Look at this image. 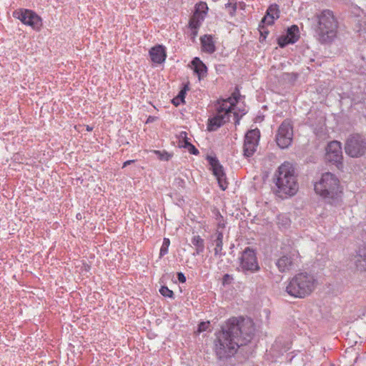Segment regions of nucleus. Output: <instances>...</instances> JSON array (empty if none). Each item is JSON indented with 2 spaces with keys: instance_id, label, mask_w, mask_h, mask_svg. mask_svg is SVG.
<instances>
[{
  "instance_id": "obj_25",
  "label": "nucleus",
  "mask_w": 366,
  "mask_h": 366,
  "mask_svg": "<svg viewBox=\"0 0 366 366\" xmlns=\"http://www.w3.org/2000/svg\"><path fill=\"white\" fill-rule=\"evenodd\" d=\"M214 256L222 257H224L226 253L223 252V240L214 239Z\"/></svg>"
},
{
  "instance_id": "obj_6",
  "label": "nucleus",
  "mask_w": 366,
  "mask_h": 366,
  "mask_svg": "<svg viewBox=\"0 0 366 366\" xmlns=\"http://www.w3.org/2000/svg\"><path fill=\"white\" fill-rule=\"evenodd\" d=\"M317 284L315 276L307 272H300L290 280L286 292L291 297L304 298L312 293Z\"/></svg>"
},
{
  "instance_id": "obj_36",
  "label": "nucleus",
  "mask_w": 366,
  "mask_h": 366,
  "mask_svg": "<svg viewBox=\"0 0 366 366\" xmlns=\"http://www.w3.org/2000/svg\"><path fill=\"white\" fill-rule=\"evenodd\" d=\"M260 131L257 128L249 130L244 137H260Z\"/></svg>"
},
{
  "instance_id": "obj_3",
  "label": "nucleus",
  "mask_w": 366,
  "mask_h": 366,
  "mask_svg": "<svg viewBox=\"0 0 366 366\" xmlns=\"http://www.w3.org/2000/svg\"><path fill=\"white\" fill-rule=\"evenodd\" d=\"M339 27L338 19L332 10H322L313 17L315 36L320 44L332 43L337 38Z\"/></svg>"
},
{
  "instance_id": "obj_41",
  "label": "nucleus",
  "mask_w": 366,
  "mask_h": 366,
  "mask_svg": "<svg viewBox=\"0 0 366 366\" xmlns=\"http://www.w3.org/2000/svg\"><path fill=\"white\" fill-rule=\"evenodd\" d=\"M137 160L136 159H129L127 160L123 163L122 168H125L126 167L134 163Z\"/></svg>"
},
{
  "instance_id": "obj_18",
  "label": "nucleus",
  "mask_w": 366,
  "mask_h": 366,
  "mask_svg": "<svg viewBox=\"0 0 366 366\" xmlns=\"http://www.w3.org/2000/svg\"><path fill=\"white\" fill-rule=\"evenodd\" d=\"M293 136V125L290 119L284 120L280 124L277 137H292Z\"/></svg>"
},
{
  "instance_id": "obj_19",
  "label": "nucleus",
  "mask_w": 366,
  "mask_h": 366,
  "mask_svg": "<svg viewBox=\"0 0 366 366\" xmlns=\"http://www.w3.org/2000/svg\"><path fill=\"white\" fill-rule=\"evenodd\" d=\"M193 69L194 73L198 76L199 80H201L206 76L207 73V69L205 64L200 60L199 58L195 57L192 61Z\"/></svg>"
},
{
  "instance_id": "obj_47",
  "label": "nucleus",
  "mask_w": 366,
  "mask_h": 366,
  "mask_svg": "<svg viewBox=\"0 0 366 366\" xmlns=\"http://www.w3.org/2000/svg\"><path fill=\"white\" fill-rule=\"evenodd\" d=\"M81 218V214H76V219H80Z\"/></svg>"
},
{
  "instance_id": "obj_14",
  "label": "nucleus",
  "mask_w": 366,
  "mask_h": 366,
  "mask_svg": "<svg viewBox=\"0 0 366 366\" xmlns=\"http://www.w3.org/2000/svg\"><path fill=\"white\" fill-rule=\"evenodd\" d=\"M352 262L357 272L361 273L366 272V242L355 249Z\"/></svg>"
},
{
  "instance_id": "obj_37",
  "label": "nucleus",
  "mask_w": 366,
  "mask_h": 366,
  "mask_svg": "<svg viewBox=\"0 0 366 366\" xmlns=\"http://www.w3.org/2000/svg\"><path fill=\"white\" fill-rule=\"evenodd\" d=\"M233 277L232 275L229 274H225L222 277V285L224 286L229 285L232 283L233 282Z\"/></svg>"
},
{
  "instance_id": "obj_27",
  "label": "nucleus",
  "mask_w": 366,
  "mask_h": 366,
  "mask_svg": "<svg viewBox=\"0 0 366 366\" xmlns=\"http://www.w3.org/2000/svg\"><path fill=\"white\" fill-rule=\"evenodd\" d=\"M214 218L217 221V228L218 229H224L226 225V222L224 219L223 216L221 214L220 212L218 209H215L214 211Z\"/></svg>"
},
{
  "instance_id": "obj_7",
  "label": "nucleus",
  "mask_w": 366,
  "mask_h": 366,
  "mask_svg": "<svg viewBox=\"0 0 366 366\" xmlns=\"http://www.w3.org/2000/svg\"><path fill=\"white\" fill-rule=\"evenodd\" d=\"M238 267L237 270L249 275L256 273L260 270L259 265L257 250L250 247H247L239 254L238 258Z\"/></svg>"
},
{
  "instance_id": "obj_33",
  "label": "nucleus",
  "mask_w": 366,
  "mask_h": 366,
  "mask_svg": "<svg viewBox=\"0 0 366 366\" xmlns=\"http://www.w3.org/2000/svg\"><path fill=\"white\" fill-rule=\"evenodd\" d=\"M298 32H299L298 27L295 25H293L291 27L288 28L286 36H294V37L297 38V39H299Z\"/></svg>"
},
{
  "instance_id": "obj_39",
  "label": "nucleus",
  "mask_w": 366,
  "mask_h": 366,
  "mask_svg": "<svg viewBox=\"0 0 366 366\" xmlns=\"http://www.w3.org/2000/svg\"><path fill=\"white\" fill-rule=\"evenodd\" d=\"M264 24H262V22L259 24V30L261 34V36H262L264 39H265L269 32H268V31H266Z\"/></svg>"
},
{
  "instance_id": "obj_5",
  "label": "nucleus",
  "mask_w": 366,
  "mask_h": 366,
  "mask_svg": "<svg viewBox=\"0 0 366 366\" xmlns=\"http://www.w3.org/2000/svg\"><path fill=\"white\" fill-rule=\"evenodd\" d=\"M275 185L280 196H293L298 191V183L293 166L285 162L277 169L275 174Z\"/></svg>"
},
{
  "instance_id": "obj_35",
  "label": "nucleus",
  "mask_w": 366,
  "mask_h": 366,
  "mask_svg": "<svg viewBox=\"0 0 366 366\" xmlns=\"http://www.w3.org/2000/svg\"><path fill=\"white\" fill-rule=\"evenodd\" d=\"M210 327V322L209 321H207V322H200L199 324H198V327H197V332L199 333H201V332H205L207 331V330H209Z\"/></svg>"
},
{
  "instance_id": "obj_48",
  "label": "nucleus",
  "mask_w": 366,
  "mask_h": 366,
  "mask_svg": "<svg viewBox=\"0 0 366 366\" xmlns=\"http://www.w3.org/2000/svg\"><path fill=\"white\" fill-rule=\"evenodd\" d=\"M184 137H187V133L184 132Z\"/></svg>"
},
{
  "instance_id": "obj_43",
  "label": "nucleus",
  "mask_w": 366,
  "mask_h": 366,
  "mask_svg": "<svg viewBox=\"0 0 366 366\" xmlns=\"http://www.w3.org/2000/svg\"><path fill=\"white\" fill-rule=\"evenodd\" d=\"M182 102H184L183 101H180L179 100V98H178L177 97H176L175 98H174L172 99V103L175 105V106H178L180 104V103Z\"/></svg>"
},
{
  "instance_id": "obj_28",
  "label": "nucleus",
  "mask_w": 366,
  "mask_h": 366,
  "mask_svg": "<svg viewBox=\"0 0 366 366\" xmlns=\"http://www.w3.org/2000/svg\"><path fill=\"white\" fill-rule=\"evenodd\" d=\"M170 245V240L169 238L164 237L163 239L162 244L159 250V258L163 257L168 253L169 247Z\"/></svg>"
},
{
  "instance_id": "obj_31",
  "label": "nucleus",
  "mask_w": 366,
  "mask_h": 366,
  "mask_svg": "<svg viewBox=\"0 0 366 366\" xmlns=\"http://www.w3.org/2000/svg\"><path fill=\"white\" fill-rule=\"evenodd\" d=\"M277 146L282 149L288 148L292 142L293 139H275Z\"/></svg>"
},
{
  "instance_id": "obj_4",
  "label": "nucleus",
  "mask_w": 366,
  "mask_h": 366,
  "mask_svg": "<svg viewBox=\"0 0 366 366\" xmlns=\"http://www.w3.org/2000/svg\"><path fill=\"white\" fill-rule=\"evenodd\" d=\"M314 189L325 203L337 205L342 199V191L338 178L330 172L322 174L320 179L314 184Z\"/></svg>"
},
{
  "instance_id": "obj_42",
  "label": "nucleus",
  "mask_w": 366,
  "mask_h": 366,
  "mask_svg": "<svg viewBox=\"0 0 366 366\" xmlns=\"http://www.w3.org/2000/svg\"><path fill=\"white\" fill-rule=\"evenodd\" d=\"M178 98H179V100L180 101H183L184 102V97H185V91L184 90H181L179 93V94L177 96Z\"/></svg>"
},
{
  "instance_id": "obj_40",
  "label": "nucleus",
  "mask_w": 366,
  "mask_h": 366,
  "mask_svg": "<svg viewBox=\"0 0 366 366\" xmlns=\"http://www.w3.org/2000/svg\"><path fill=\"white\" fill-rule=\"evenodd\" d=\"M177 277L179 283L183 284L185 283L187 281V277L182 272H177Z\"/></svg>"
},
{
  "instance_id": "obj_32",
  "label": "nucleus",
  "mask_w": 366,
  "mask_h": 366,
  "mask_svg": "<svg viewBox=\"0 0 366 366\" xmlns=\"http://www.w3.org/2000/svg\"><path fill=\"white\" fill-rule=\"evenodd\" d=\"M173 184L179 189H183L185 188L186 182H185L184 179H183L182 178L176 177L174 179Z\"/></svg>"
},
{
  "instance_id": "obj_22",
  "label": "nucleus",
  "mask_w": 366,
  "mask_h": 366,
  "mask_svg": "<svg viewBox=\"0 0 366 366\" xmlns=\"http://www.w3.org/2000/svg\"><path fill=\"white\" fill-rule=\"evenodd\" d=\"M182 142H181V147L187 149L188 152L193 155H197L199 154V150L195 147L194 145H193L191 142H189L188 140L189 139H181Z\"/></svg>"
},
{
  "instance_id": "obj_13",
  "label": "nucleus",
  "mask_w": 366,
  "mask_h": 366,
  "mask_svg": "<svg viewBox=\"0 0 366 366\" xmlns=\"http://www.w3.org/2000/svg\"><path fill=\"white\" fill-rule=\"evenodd\" d=\"M345 152L351 157L363 155L366 151L365 139H347L345 147Z\"/></svg>"
},
{
  "instance_id": "obj_46",
  "label": "nucleus",
  "mask_w": 366,
  "mask_h": 366,
  "mask_svg": "<svg viewBox=\"0 0 366 366\" xmlns=\"http://www.w3.org/2000/svg\"><path fill=\"white\" fill-rule=\"evenodd\" d=\"M290 348V347L289 344H287V346H285V347L284 350H285V351H287V350H288Z\"/></svg>"
},
{
  "instance_id": "obj_26",
  "label": "nucleus",
  "mask_w": 366,
  "mask_h": 366,
  "mask_svg": "<svg viewBox=\"0 0 366 366\" xmlns=\"http://www.w3.org/2000/svg\"><path fill=\"white\" fill-rule=\"evenodd\" d=\"M277 224L279 227L281 229H287L290 227L291 221L290 219L284 214H280L277 216Z\"/></svg>"
},
{
  "instance_id": "obj_21",
  "label": "nucleus",
  "mask_w": 366,
  "mask_h": 366,
  "mask_svg": "<svg viewBox=\"0 0 366 366\" xmlns=\"http://www.w3.org/2000/svg\"><path fill=\"white\" fill-rule=\"evenodd\" d=\"M192 244L195 247L194 256L199 255L204 250V240L199 235H194L191 239Z\"/></svg>"
},
{
  "instance_id": "obj_2",
  "label": "nucleus",
  "mask_w": 366,
  "mask_h": 366,
  "mask_svg": "<svg viewBox=\"0 0 366 366\" xmlns=\"http://www.w3.org/2000/svg\"><path fill=\"white\" fill-rule=\"evenodd\" d=\"M238 99L239 94L234 92L231 97L217 102L215 104L216 114L209 119L208 130H217L229 121L232 114H234L235 123L239 122V117L244 115L247 110L244 106L239 104Z\"/></svg>"
},
{
  "instance_id": "obj_24",
  "label": "nucleus",
  "mask_w": 366,
  "mask_h": 366,
  "mask_svg": "<svg viewBox=\"0 0 366 366\" xmlns=\"http://www.w3.org/2000/svg\"><path fill=\"white\" fill-rule=\"evenodd\" d=\"M151 152L154 154L157 157L158 159L164 162L169 161L173 156L172 153H169L165 150H152Z\"/></svg>"
},
{
  "instance_id": "obj_34",
  "label": "nucleus",
  "mask_w": 366,
  "mask_h": 366,
  "mask_svg": "<svg viewBox=\"0 0 366 366\" xmlns=\"http://www.w3.org/2000/svg\"><path fill=\"white\" fill-rule=\"evenodd\" d=\"M170 197L174 201H176V204L178 206H182L184 204V199L182 195H180L179 194L175 192V193L171 194Z\"/></svg>"
},
{
  "instance_id": "obj_15",
  "label": "nucleus",
  "mask_w": 366,
  "mask_h": 366,
  "mask_svg": "<svg viewBox=\"0 0 366 366\" xmlns=\"http://www.w3.org/2000/svg\"><path fill=\"white\" fill-rule=\"evenodd\" d=\"M280 8L277 4H271L267 9L266 14L262 19V24L272 25L274 21L280 17Z\"/></svg>"
},
{
  "instance_id": "obj_44",
  "label": "nucleus",
  "mask_w": 366,
  "mask_h": 366,
  "mask_svg": "<svg viewBox=\"0 0 366 366\" xmlns=\"http://www.w3.org/2000/svg\"><path fill=\"white\" fill-rule=\"evenodd\" d=\"M157 119V117H153V116H149L147 119V123H150V122H154L155 120Z\"/></svg>"
},
{
  "instance_id": "obj_10",
  "label": "nucleus",
  "mask_w": 366,
  "mask_h": 366,
  "mask_svg": "<svg viewBox=\"0 0 366 366\" xmlns=\"http://www.w3.org/2000/svg\"><path fill=\"white\" fill-rule=\"evenodd\" d=\"M209 8L206 2L199 1L194 6V11L189 21V27L193 30V35H197V30L205 19Z\"/></svg>"
},
{
  "instance_id": "obj_49",
  "label": "nucleus",
  "mask_w": 366,
  "mask_h": 366,
  "mask_svg": "<svg viewBox=\"0 0 366 366\" xmlns=\"http://www.w3.org/2000/svg\"><path fill=\"white\" fill-rule=\"evenodd\" d=\"M86 129L90 130L91 129L87 126Z\"/></svg>"
},
{
  "instance_id": "obj_8",
  "label": "nucleus",
  "mask_w": 366,
  "mask_h": 366,
  "mask_svg": "<svg viewBox=\"0 0 366 366\" xmlns=\"http://www.w3.org/2000/svg\"><path fill=\"white\" fill-rule=\"evenodd\" d=\"M205 159L207 161L209 166V169L212 172V174L216 178L219 187L222 190H226L228 187L227 175L224 167L220 163L217 156L215 154H207L205 157Z\"/></svg>"
},
{
  "instance_id": "obj_11",
  "label": "nucleus",
  "mask_w": 366,
  "mask_h": 366,
  "mask_svg": "<svg viewBox=\"0 0 366 366\" xmlns=\"http://www.w3.org/2000/svg\"><path fill=\"white\" fill-rule=\"evenodd\" d=\"M325 159L335 164L338 169L342 167V150L341 143L334 140L328 143L326 148Z\"/></svg>"
},
{
  "instance_id": "obj_20",
  "label": "nucleus",
  "mask_w": 366,
  "mask_h": 366,
  "mask_svg": "<svg viewBox=\"0 0 366 366\" xmlns=\"http://www.w3.org/2000/svg\"><path fill=\"white\" fill-rule=\"evenodd\" d=\"M200 41L203 51L208 54H212L215 51L216 47L212 36L204 35L201 37Z\"/></svg>"
},
{
  "instance_id": "obj_29",
  "label": "nucleus",
  "mask_w": 366,
  "mask_h": 366,
  "mask_svg": "<svg viewBox=\"0 0 366 366\" xmlns=\"http://www.w3.org/2000/svg\"><path fill=\"white\" fill-rule=\"evenodd\" d=\"M159 292L161 295H162L164 297H168L170 299H174L175 295L174 292L169 289V287L166 285L161 286V287L159 290Z\"/></svg>"
},
{
  "instance_id": "obj_1",
  "label": "nucleus",
  "mask_w": 366,
  "mask_h": 366,
  "mask_svg": "<svg viewBox=\"0 0 366 366\" xmlns=\"http://www.w3.org/2000/svg\"><path fill=\"white\" fill-rule=\"evenodd\" d=\"M254 332V325L250 318L239 316L228 319L214 333L217 358L224 361L233 357L240 347L252 342Z\"/></svg>"
},
{
  "instance_id": "obj_45",
  "label": "nucleus",
  "mask_w": 366,
  "mask_h": 366,
  "mask_svg": "<svg viewBox=\"0 0 366 366\" xmlns=\"http://www.w3.org/2000/svg\"><path fill=\"white\" fill-rule=\"evenodd\" d=\"M281 343V340L280 338H278L276 341H275V345H274V347H278L279 345Z\"/></svg>"
},
{
  "instance_id": "obj_17",
  "label": "nucleus",
  "mask_w": 366,
  "mask_h": 366,
  "mask_svg": "<svg viewBox=\"0 0 366 366\" xmlns=\"http://www.w3.org/2000/svg\"><path fill=\"white\" fill-rule=\"evenodd\" d=\"M260 139H244L243 152L246 157H252L256 152Z\"/></svg>"
},
{
  "instance_id": "obj_9",
  "label": "nucleus",
  "mask_w": 366,
  "mask_h": 366,
  "mask_svg": "<svg viewBox=\"0 0 366 366\" xmlns=\"http://www.w3.org/2000/svg\"><path fill=\"white\" fill-rule=\"evenodd\" d=\"M14 16L19 19L23 24L31 26L34 30L39 31L43 26L42 19L34 11L29 9H20L14 13Z\"/></svg>"
},
{
  "instance_id": "obj_23",
  "label": "nucleus",
  "mask_w": 366,
  "mask_h": 366,
  "mask_svg": "<svg viewBox=\"0 0 366 366\" xmlns=\"http://www.w3.org/2000/svg\"><path fill=\"white\" fill-rule=\"evenodd\" d=\"M297 41V38L290 36H281L278 38L277 42L280 47H284L289 44H293Z\"/></svg>"
},
{
  "instance_id": "obj_38",
  "label": "nucleus",
  "mask_w": 366,
  "mask_h": 366,
  "mask_svg": "<svg viewBox=\"0 0 366 366\" xmlns=\"http://www.w3.org/2000/svg\"><path fill=\"white\" fill-rule=\"evenodd\" d=\"M221 229H222L217 228L215 233L212 236V238L215 237L214 239L223 240V232Z\"/></svg>"
},
{
  "instance_id": "obj_12",
  "label": "nucleus",
  "mask_w": 366,
  "mask_h": 366,
  "mask_svg": "<svg viewBox=\"0 0 366 366\" xmlns=\"http://www.w3.org/2000/svg\"><path fill=\"white\" fill-rule=\"evenodd\" d=\"M300 254L298 251L292 250L289 254L282 256L276 262V265L280 272H287L298 266Z\"/></svg>"
},
{
  "instance_id": "obj_30",
  "label": "nucleus",
  "mask_w": 366,
  "mask_h": 366,
  "mask_svg": "<svg viewBox=\"0 0 366 366\" xmlns=\"http://www.w3.org/2000/svg\"><path fill=\"white\" fill-rule=\"evenodd\" d=\"M225 8L231 16H234L237 9V0H228V2L225 4Z\"/></svg>"
},
{
  "instance_id": "obj_16",
  "label": "nucleus",
  "mask_w": 366,
  "mask_h": 366,
  "mask_svg": "<svg viewBox=\"0 0 366 366\" xmlns=\"http://www.w3.org/2000/svg\"><path fill=\"white\" fill-rule=\"evenodd\" d=\"M151 60L155 64L163 63L167 57L165 48L162 45H157L149 50Z\"/></svg>"
}]
</instances>
